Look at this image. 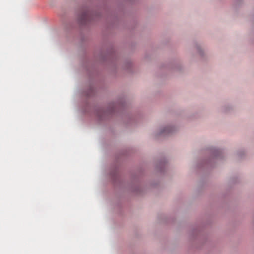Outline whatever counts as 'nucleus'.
<instances>
[{
	"instance_id": "nucleus-1",
	"label": "nucleus",
	"mask_w": 254,
	"mask_h": 254,
	"mask_svg": "<svg viewBox=\"0 0 254 254\" xmlns=\"http://www.w3.org/2000/svg\"><path fill=\"white\" fill-rule=\"evenodd\" d=\"M88 18V13L87 12L83 13L80 17V21L82 23H85Z\"/></svg>"
}]
</instances>
